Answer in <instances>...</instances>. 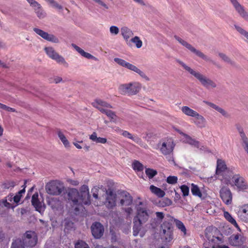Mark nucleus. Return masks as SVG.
I'll return each mask as SVG.
<instances>
[{
	"label": "nucleus",
	"instance_id": "obj_59",
	"mask_svg": "<svg viewBox=\"0 0 248 248\" xmlns=\"http://www.w3.org/2000/svg\"><path fill=\"white\" fill-rule=\"evenodd\" d=\"M90 140H106V138H97V134L95 132H93L90 137Z\"/></svg>",
	"mask_w": 248,
	"mask_h": 248
},
{
	"label": "nucleus",
	"instance_id": "obj_3",
	"mask_svg": "<svg viewBox=\"0 0 248 248\" xmlns=\"http://www.w3.org/2000/svg\"><path fill=\"white\" fill-rule=\"evenodd\" d=\"M175 219L168 214L165 217L164 221L161 224L160 234L162 239L166 242H170L173 238L172 224Z\"/></svg>",
	"mask_w": 248,
	"mask_h": 248
},
{
	"label": "nucleus",
	"instance_id": "obj_30",
	"mask_svg": "<svg viewBox=\"0 0 248 248\" xmlns=\"http://www.w3.org/2000/svg\"><path fill=\"white\" fill-rule=\"evenodd\" d=\"M151 191L159 198H162L165 195V192L161 188L157 187L154 185L150 186Z\"/></svg>",
	"mask_w": 248,
	"mask_h": 248
},
{
	"label": "nucleus",
	"instance_id": "obj_27",
	"mask_svg": "<svg viewBox=\"0 0 248 248\" xmlns=\"http://www.w3.org/2000/svg\"><path fill=\"white\" fill-rule=\"evenodd\" d=\"M37 194H34L31 198L32 205L35 208L36 210L40 212L42 209V204L38 200Z\"/></svg>",
	"mask_w": 248,
	"mask_h": 248
},
{
	"label": "nucleus",
	"instance_id": "obj_13",
	"mask_svg": "<svg viewBox=\"0 0 248 248\" xmlns=\"http://www.w3.org/2000/svg\"><path fill=\"white\" fill-rule=\"evenodd\" d=\"M220 197L223 202L227 205H230L232 202V193L229 188L226 186L222 187L220 190Z\"/></svg>",
	"mask_w": 248,
	"mask_h": 248
},
{
	"label": "nucleus",
	"instance_id": "obj_44",
	"mask_svg": "<svg viewBox=\"0 0 248 248\" xmlns=\"http://www.w3.org/2000/svg\"><path fill=\"white\" fill-rule=\"evenodd\" d=\"M234 27L237 31H238L241 35H243L244 37H245L248 40V31H247L244 29H243L242 27H241L239 26L235 25Z\"/></svg>",
	"mask_w": 248,
	"mask_h": 248
},
{
	"label": "nucleus",
	"instance_id": "obj_38",
	"mask_svg": "<svg viewBox=\"0 0 248 248\" xmlns=\"http://www.w3.org/2000/svg\"><path fill=\"white\" fill-rule=\"evenodd\" d=\"M191 191L192 194L195 196H198L200 198L202 197V193L197 185L194 184H191Z\"/></svg>",
	"mask_w": 248,
	"mask_h": 248
},
{
	"label": "nucleus",
	"instance_id": "obj_24",
	"mask_svg": "<svg viewBox=\"0 0 248 248\" xmlns=\"http://www.w3.org/2000/svg\"><path fill=\"white\" fill-rule=\"evenodd\" d=\"M233 5L239 15L248 21V13L245 10L244 7L238 1L233 4Z\"/></svg>",
	"mask_w": 248,
	"mask_h": 248
},
{
	"label": "nucleus",
	"instance_id": "obj_52",
	"mask_svg": "<svg viewBox=\"0 0 248 248\" xmlns=\"http://www.w3.org/2000/svg\"><path fill=\"white\" fill-rule=\"evenodd\" d=\"M109 31L112 34L117 35L119 33V29L117 26H112L109 28Z\"/></svg>",
	"mask_w": 248,
	"mask_h": 248
},
{
	"label": "nucleus",
	"instance_id": "obj_16",
	"mask_svg": "<svg viewBox=\"0 0 248 248\" xmlns=\"http://www.w3.org/2000/svg\"><path fill=\"white\" fill-rule=\"evenodd\" d=\"M120 204L123 206H129L132 204L133 197L130 194L125 191H123L120 193Z\"/></svg>",
	"mask_w": 248,
	"mask_h": 248
},
{
	"label": "nucleus",
	"instance_id": "obj_22",
	"mask_svg": "<svg viewBox=\"0 0 248 248\" xmlns=\"http://www.w3.org/2000/svg\"><path fill=\"white\" fill-rule=\"evenodd\" d=\"M203 103L220 113L224 117L226 118H229L230 117V115L226 110L216 104L205 100L203 101Z\"/></svg>",
	"mask_w": 248,
	"mask_h": 248
},
{
	"label": "nucleus",
	"instance_id": "obj_45",
	"mask_svg": "<svg viewBox=\"0 0 248 248\" xmlns=\"http://www.w3.org/2000/svg\"><path fill=\"white\" fill-rule=\"evenodd\" d=\"M117 129H118L120 131V134L122 135L124 138H128L129 139H133L135 138V137H133L131 134H130L129 132H128L127 131H124L119 127L117 128Z\"/></svg>",
	"mask_w": 248,
	"mask_h": 248
},
{
	"label": "nucleus",
	"instance_id": "obj_49",
	"mask_svg": "<svg viewBox=\"0 0 248 248\" xmlns=\"http://www.w3.org/2000/svg\"><path fill=\"white\" fill-rule=\"evenodd\" d=\"M180 189L183 193V195L184 197H186L188 195L189 192V187L186 185H182L180 187Z\"/></svg>",
	"mask_w": 248,
	"mask_h": 248
},
{
	"label": "nucleus",
	"instance_id": "obj_6",
	"mask_svg": "<svg viewBox=\"0 0 248 248\" xmlns=\"http://www.w3.org/2000/svg\"><path fill=\"white\" fill-rule=\"evenodd\" d=\"M174 37L180 44H181L184 46L186 47L187 49H188L191 52L194 53L197 56L202 58L206 62H211L214 65H216V62L212 60L210 57L204 54L201 51L196 49L194 47H193L191 45L187 43L186 41H185L177 35H174Z\"/></svg>",
	"mask_w": 248,
	"mask_h": 248
},
{
	"label": "nucleus",
	"instance_id": "obj_40",
	"mask_svg": "<svg viewBox=\"0 0 248 248\" xmlns=\"http://www.w3.org/2000/svg\"><path fill=\"white\" fill-rule=\"evenodd\" d=\"M235 127L239 133L242 140H248V138L244 132L242 126L240 124H235Z\"/></svg>",
	"mask_w": 248,
	"mask_h": 248
},
{
	"label": "nucleus",
	"instance_id": "obj_33",
	"mask_svg": "<svg viewBox=\"0 0 248 248\" xmlns=\"http://www.w3.org/2000/svg\"><path fill=\"white\" fill-rule=\"evenodd\" d=\"M132 167L137 172H142V175H143L144 166L140 161L135 160L132 163Z\"/></svg>",
	"mask_w": 248,
	"mask_h": 248
},
{
	"label": "nucleus",
	"instance_id": "obj_8",
	"mask_svg": "<svg viewBox=\"0 0 248 248\" xmlns=\"http://www.w3.org/2000/svg\"><path fill=\"white\" fill-rule=\"evenodd\" d=\"M114 61L121 66L125 67L137 73L140 76L141 78L145 79L146 81H148L150 80V78L146 75V74L143 71H141L140 69L138 68L136 66L126 62L123 59L118 58H115L114 59Z\"/></svg>",
	"mask_w": 248,
	"mask_h": 248
},
{
	"label": "nucleus",
	"instance_id": "obj_46",
	"mask_svg": "<svg viewBox=\"0 0 248 248\" xmlns=\"http://www.w3.org/2000/svg\"><path fill=\"white\" fill-rule=\"evenodd\" d=\"M35 13L39 19H43L46 16V13L42 7L38 10V9L36 10V12Z\"/></svg>",
	"mask_w": 248,
	"mask_h": 248
},
{
	"label": "nucleus",
	"instance_id": "obj_62",
	"mask_svg": "<svg viewBox=\"0 0 248 248\" xmlns=\"http://www.w3.org/2000/svg\"><path fill=\"white\" fill-rule=\"evenodd\" d=\"M51 6L55 8L58 9L59 10H62V6L59 4L57 2L53 0V2H52L51 4Z\"/></svg>",
	"mask_w": 248,
	"mask_h": 248
},
{
	"label": "nucleus",
	"instance_id": "obj_56",
	"mask_svg": "<svg viewBox=\"0 0 248 248\" xmlns=\"http://www.w3.org/2000/svg\"><path fill=\"white\" fill-rule=\"evenodd\" d=\"M149 144L155 149L160 148L161 144L160 143H155V140H150Z\"/></svg>",
	"mask_w": 248,
	"mask_h": 248
},
{
	"label": "nucleus",
	"instance_id": "obj_50",
	"mask_svg": "<svg viewBox=\"0 0 248 248\" xmlns=\"http://www.w3.org/2000/svg\"><path fill=\"white\" fill-rule=\"evenodd\" d=\"M16 185L15 182L12 181H7L4 183L3 186L4 188L6 189H9L13 188Z\"/></svg>",
	"mask_w": 248,
	"mask_h": 248
},
{
	"label": "nucleus",
	"instance_id": "obj_2",
	"mask_svg": "<svg viewBox=\"0 0 248 248\" xmlns=\"http://www.w3.org/2000/svg\"><path fill=\"white\" fill-rule=\"evenodd\" d=\"M177 62L184 69L196 79L205 89L210 90L217 88V84L216 82L206 75L202 74L197 70L191 68L180 60H178Z\"/></svg>",
	"mask_w": 248,
	"mask_h": 248
},
{
	"label": "nucleus",
	"instance_id": "obj_20",
	"mask_svg": "<svg viewBox=\"0 0 248 248\" xmlns=\"http://www.w3.org/2000/svg\"><path fill=\"white\" fill-rule=\"evenodd\" d=\"M238 215L244 222L248 223V204H244L239 208Z\"/></svg>",
	"mask_w": 248,
	"mask_h": 248
},
{
	"label": "nucleus",
	"instance_id": "obj_41",
	"mask_svg": "<svg viewBox=\"0 0 248 248\" xmlns=\"http://www.w3.org/2000/svg\"><path fill=\"white\" fill-rule=\"evenodd\" d=\"M145 173L149 179H152L157 174V172L154 169L147 168L145 170Z\"/></svg>",
	"mask_w": 248,
	"mask_h": 248
},
{
	"label": "nucleus",
	"instance_id": "obj_42",
	"mask_svg": "<svg viewBox=\"0 0 248 248\" xmlns=\"http://www.w3.org/2000/svg\"><path fill=\"white\" fill-rule=\"evenodd\" d=\"M130 41L135 44L138 48H140L142 46V42L138 36H135Z\"/></svg>",
	"mask_w": 248,
	"mask_h": 248
},
{
	"label": "nucleus",
	"instance_id": "obj_34",
	"mask_svg": "<svg viewBox=\"0 0 248 248\" xmlns=\"http://www.w3.org/2000/svg\"><path fill=\"white\" fill-rule=\"evenodd\" d=\"M103 111L102 113L105 114L109 118L111 122L115 123L117 121L118 117L114 112L108 108L103 110Z\"/></svg>",
	"mask_w": 248,
	"mask_h": 248
},
{
	"label": "nucleus",
	"instance_id": "obj_9",
	"mask_svg": "<svg viewBox=\"0 0 248 248\" xmlns=\"http://www.w3.org/2000/svg\"><path fill=\"white\" fill-rule=\"evenodd\" d=\"M64 187L59 181H53L47 183L46 186V192L52 195H59L63 190Z\"/></svg>",
	"mask_w": 248,
	"mask_h": 248
},
{
	"label": "nucleus",
	"instance_id": "obj_14",
	"mask_svg": "<svg viewBox=\"0 0 248 248\" xmlns=\"http://www.w3.org/2000/svg\"><path fill=\"white\" fill-rule=\"evenodd\" d=\"M33 30L36 34L45 40L55 43H58L59 42L58 38L53 34H49L47 32L37 28H33Z\"/></svg>",
	"mask_w": 248,
	"mask_h": 248
},
{
	"label": "nucleus",
	"instance_id": "obj_19",
	"mask_svg": "<svg viewBox=\"0 0 248 248\" xmlns=\"http://www.w3.org/2000/svg\"><path fill=\"white\" fill-rule=\"evenodd\" d=\"M93 106L97 108L102 113L103 110H106L108 108H112V106L107 102L101 99H96L92 103Z\"/></svg>",
	"mask_w": 248,
	"mask_h": 248
},
{
	"label": "nucleus",
	"instance_id": "obj_57",
	"mask_svg": "<svg viewBox=\"0 0 248 248\" xmlns=\"http://www.w3.org/2000/svg\"><path fill=\"white\" fill-rule=\"evenodd\" d=\"M72 46L79 53H80L82 56H83L85 51L82 49L75 44H72Z\"/></svg>",
	"mask_w": 248,
	"mask_h": 248
},
{
	"label": "nucleus",
	"instance_id": "obj_4",
	"mask_svg": "<svg viewBox=\"0 0 248 248\" xmlns=\"http://www.w3.org/2000/svg\"><path fill=\"white\" fill-rule=\"evenodd\" d=\"M141 85L138 82H132L121 84L118 88L119 93L122 95L128 96L137 94L140 90Z\"/></svg>",
	"mask_w": 248,
	"mask_h": 248
},
{
	"label": "nucleus",
	"instance_id": "obj_54",
	"mask_svg": "<svg viewBox=\"0 0 248 248\" xmlns=\"http://www.w3.org/2000/svg\"><path fill=\"white\" fill-rule=\"evenodd\" d=\"M0 108L3 109L4 110H6L8 111H11V112H15L16 111V110L15 108L8 107V106H6L5 105H4L0 103Z\"/></svg>",
	"mask_w": 248,
	"mask_h": 248
},
{
	"label": "nucleus",
	"instance_id": "obj_48",
	"mask_svg": "<svg viewBox=\"0 0 248 248\" xmlns=\"http://www.w3.org/2000/svg\"><path fill=\"white\" fill-rule=\"evenodd\" d=\"M176 224L177 227L179 230H180L183 232H184V234L186 233V228L182 221L177 220L176 222Z\"/></svg>",
	"mask_w": 248,
	"mask_h": 248
},
{
	"label": "nucleus",
	"instance_id": "obj_1",
	"mask_svg": "<svg viewBox=\"0 0 248 248\" xmlns=\"http://www.w3.org/2000/svg\"><path fill=\"white\" fill-rule=\"evenodd\" d=\"M177 62L184 69L196 79L205 89L210 90L217 88V84L216 82L206 75L202 74L197 70L191 68L180 60H178Z\"/></svg>",
	"mask_w": 248,
	"mask_h": 248
},
{
	"label": "nucleus",
	"instance_id": "obj_58",
	"mask_svg": "<svg viewBox=\"0 0 248 248\" xmlns=\"http://www.w3.org/2000/svg\"><path fill=\"white\" fill-rule=\"evenodd\" d=\"M127 214V217H129L133 212V209L131 207H128L124 209Z\"/></svg>",
	"mask_w": 248,
	"mask_h": 248
},
{
	"label": "nucleus",
	"instance_id": "obj_26",
	"mask_svg": "<svg viewBox=\"0 0 248 248\" xmlns=\"http://www.w3.org/2000/svg\"><path fill=\"white\" fill-rule=\"evenodd\" d=\"M194 118V123L197 126L201 128L205 127L206 121L202 115L197 113Z\"/></svg>",
	"mask_w": 248,
	"mask_h": 248
},
{
	"label": "nucleus",
	"instance_id": "obj_64",
	"mask_svg": "<svg viewBox=\"0 0 248 248\" xmlns=\"http://www.w3.org/2000/svg\"><path fill=\"white\" fill-rule=\"evenodd\" d=\"M242 145H243L245 151L247 152V153L248 155V140H244Z\"/></svg>",
	"mask_w": 248,
	"mask_h": 248
},
{
	"label": "nucleus",
	"instance_id": "obj_15",
	"mask_svg": "<svg viewBox=\"0 0 248 248\" xmlns=\"http://www.w3.org/2000/svg\"><path fill=\"white\" fill-rule=\"evenodd\" d=\"M107 197L105 204L108 208H113L116 204V194L113 190L108 189L106 192Z\"/></svg>",
	"mask_w": 248,
	"mask_h": 248
},
{
	"label": "nucleus",
	"instance_id": "obj_35",
	"mask_svg": "<svg viewBox=\"0 0 248 248\" xmlns=\"http://www.w3.org/2000/svg\"><path fill=\"white\" fill-rule=\"evenodd\" d=\"M143 224L142 222L134 219V225L133 227V235L136 236L138 235L140 230L141 229L142 224Z\"/></svg>",
	"mask_w": 248,
	"mask_h": 248
},
{
	"label": "nucleus",
	"instance_id": "obj_21",
	"mask_svg": "<svg viewBox=\"0 0 248 248\" xmlns=\"http://www.w3.org/2000/svg\"><path fill=\"white\" fill-rule=\"evenodd\" d=\"M238 233L232 235L229 238V244L232 246L239 247L242 245L244 241L242 238L240 237Z\"/></svg>",
	"mask_w": 248,
	"mask_h": 248
},
{
	"label": "nucleus",
	"instance_id": "obj_10",
	"mask_svg": "<svg viewBox=\"0 0 248 248\" xmlns=\"http://www.w3.org/2000/svg\"><path fill=\"white\" fill-rule=\"evenodd\" d=\"M45 50L49 57L56 61L58 63L63 64L65 67L68 66V63L64 58L57 53L52 47H46Z\"/></svg>",
	"mask_w": 248,
	"mask_h": 248
},
{
	"label": "nucleus",
	"instance_id": "obj_32",
	"mask_svg": "<svg viewBox=\"0 0 248 248\" xmlns=\"http://www.w3.org/2000/svg\"><path fill=\"white\" fill-rule=\"evenodd\" d=\"M218 56L225 62H226L234 67L237 66L236 62L232 60L229 57H228L225 54L223 53H219Z\"/></svg>",
	"mask_w": 248,
	"mask_h": 248
},
{
	"label": "nucleus",
	"instance_id": "obj_43",
	"mask_svg": "<svg viewBox=\"0 0 248 248\" xmlns=\"http://www.w3.org/2000/svg\"><path fill=\"white\" fill-rule=\"evenodd\" d=\"M75 247V248H90L89 245L82 240H78L77 242Z\"/></svg>",
	"mask_w": 248,
	"mask_h": 248
},
{
	"label": "nucleus",
	"instance_id": "obj_55",
	"mask_svg": "<svg viewBox=\"0 0 248 248\" xmlns=\"http://www.w3.org/2000/svg\"><path fill=\"white\" fill-rule=\"evenodd\" d=\"M156 217L157 220H159L160 222H162V220L164 218V214L163 212H156L155 213Z\"/></svg>",
	"mask_w": 248,
	"mask_h": 248
},
{
	"label": "nucleus",
	"instance_id": "obj_61",
	"mask_svg": "<svg viewBox=\"0 0 248 248\" xmlns=\"http://www.w3.org/2000/svg\"><path fill=\"white\" fill-rule=\"evenodd\" d=\"M98 189L96 187H94L92 189V192H93V196L95 199L98 198Z\"/></svg>",
	"mask_w": 248,
	"mask_h": 248
},
{
	"label": "nucleus",
	"instance_id": "obj_17",
	"mask_svg": "<svg viewBox=\"0 0 248 248\" xmlns=\"http://www.w3.org/2000/svg\"><path fill=\"white\" fill-rule=\"evenodd\" d=\"M80 191L81 202L83 203L85 205L90 204V196L88 186L85 185L82 186L80 188Z\"/></svg>",
	"mask_w": 248,
	"mask_h": 248
},
{
	"label": "nucleus",
	"instance_id": "obj_5",
	"mask_svg": "<svg viewBox=\"0 0 248 248\" xmlns=\"http://www.w3.org/2000/svg\"><path fill=\"white\" fill-rule=\"evenodd\" d=\"M136 209V216L134 219L143 223H146L150 217L151 211L146 207L142 202H139L137 204Z\"/></svg>",
	"mask_w": 248,
	"mask_h": 248
},
{
	"label": "nucleus",
	"instance_id": "obj_29",
	"mask_svg": "<svg viewBox=\"0 0 248 248\" xmlns=\"http://www.w3.org/2000/svg\"><path fill=\"white\" fill-rule=\"evenodd\" d=\"M224 216L226 219L236 228L237 230L241 232V229L237 224L236 220L232 217L231 215L227 211L224 212Z\"/></svg>",
	"mask_w": 248,
	"mask_h": 248
},
{
	"label": "nucleus",
	"instance_id": "obj_36",
	"mask_svg": "<svg viewBox=\"0 0 248 248\" xmlns=\"http://www.w3.org/2000/svg\"><path fill=\"white\" fill-rule=\"evenodd\" d=\"M100 8L104 11H107L109 9V6L103 0H92Z\"/></svg>",
	"mask_w": 248,
	"mask_h": 248
},
{
	"label": "nucleus",
	"instance_id": "obj_12",
	"mask_svg": "<svg viewBox=\"0 0 248 248\" xmlns=\"http://www.w3.org/2000/svg\"><path fill=\"white\" fill-rule=\"evenodd\" d=\"M232 181L238 191H244L248 188L246 181L239 174L234 175L232 177Z\"/></svg>",
	"mask_w": 248,
	"mask_h": 248
},
{
	"label": "nucleus",
	"instance_id": "obj_63",
	"mask_svg": "<svg viewBox=\"0 0 248 248\" xmlns=\"http://www.w3.org/2000/svg\"><path fill=\"white\" fill-rule=\"evenodd\" d=\"M22 195H19L17 193L13 197V200L14 202L17 203L20 200Z\"/></svg>",
	"mask_w": 248,
	"mask_h": 248
},
{
	"label": "nucleus",
	"instance_id": "obj_11",
	"mask_svg": "<svg viewBox=\"0 0 248 248\" xmlns=\"http://www.w3.org/2000/svg\"><path fill=\"white\" fill-rule=\"evenodd\" d=\"M22 241L26 247H33L37 243V236L34 232L27 231Z\"/></svg>",
	"mask_w": 248,
	"mask_h": 248
},
{
	"label": "nucleus",
	"instance_id": "obj_51",
	"mask_svg": "<svg viewBox=\"0 0 248 248\" xmlns=\"http://www.w3.org/2000/svg\"><path fill=\"white\" fill-rule=\"evenodd\" d=\"M160 223L161 222L157 220L156 218L152 219L150 221V225L154 229L156 228Z\"/></svg>",
	"mask_w": 248,
	"mask_h": 248
},
{
	"label": "nucleus",
	"instance_id": "obj_53",
	"mask_svg": "<svg viewBox=\"0 0 248 248\" xmlns=\"http://www.w3.org/2000/svg\"><path fill=\"white\" fill-rule=\"evenodd\" d=\"M73 144L78 149L83 148L86 151H88L89 150V148H90L89 146H87V145H84V146L82 147L79 143V141H78V142H73Z\"/></svg>",
	"mask_w": 248,
	"mask_h": 248
},
{
	"label": "nucleus",
	"instance_id": "obj_47",
	"mask_svg": "<svg viewBox=\"0 0 248 248\" xmlns=\"http://www.w3.org/2000/svg\"><path fill=\"white\" fill-rule=\"evenodd\" d=\"M178 178L175 176H169L167 177L166 181L169 184L174 185L177 183Z\"/></svg>",
	"mask_w": 248,
	"mask_h": 248
},
{
	"label": "nucleus",
	"instance_id": "obj_23",
	"mask_svg": "<svg viewBox=\"0 0 248 248\" xmlns=\"http://www.w3.org/2000/svg\"><path fill=\"white\" fill-rule=\"evenodd\" d=\"M172 143V142L162 143L160 148L161 152L164 155L170 154L172 151L173 149Z\"/></svg>",
	"mask_w": 248,
	"mask_h": 248
},
{
	"label": "nucleus",
	"instance_id": "obj_7",
	"mask_svg": "<svg viewBox=\"0 0 248 248\" xmlns=\"http://www.w3.org/2000/svg\"><path fill=\"white\" fill-rule=\"evenodd\" d=\"M67 199L68 202L72 206L75 207V212H78L79 208L82 206L83 203L81 202L80 195L78 191L76 188H70L67 191Z\"/></svg>",
	"mask_w": 248,
	"mask_h": 248
},
{
	"label": "nucleus",
	"instance_id": "obj_25",
	"mask_svg": "<svg viewBox=\"0 0 248 248\" xmlns=\"http://www.w3.org/2000/svg\"><path fill=\"white\" fill-rule=\"evenodd\" d=\"M121 32L124 39L126 42L128 41L130 37H132L134 35L133 31L128 27L125 26L121 28Z\"/></svg>",
	"mask_w": 248,
	"mask_h": 248
},
{
	"label": "nucleus",
	"instance_id": "obj_31",
	"mask_svg": "<svg viewBox=\"0 0 248 248\" xmlns=\"http://www.w3.org/2000/svg\"><path fill=\"white\" fill-rule=\"evenodd\" d=\"M182 112L186 116L194 117L197 112L187 106H183L181 108Z\"/></svg>",
	"mask_w": 248,
	"mask_h": 248
},
{
	"label": "nucleus",
	"instance_id": "obj_37",
	"mask_svg": "<svg viewBox=\"0 0 248 248\" xmlns=\"http://www.w3.org/2000/svg\"><path fill=\"white\" fill-rule=\"evenodd\" d=\"M186 142L194 148H196L203 151L205 150L206 149V148L202 145L198 140H186Z\"/></svg>",
	"mask_w": 248,
	"mask_h": 248
},
{
	"label": "nucleus",
	"instance_id": "obj_39",
	"mask_svg": "<svg viewBox=\"0 0 248 248\" xmlns=\"http://www.w3.org/2000/svg\"><path fill=\"white\" fill-rule=\"evenodd\" d=\"M25 245L22 241V239L18 238L14 240L12 243L11 248H24Z\"/></svg>",
	"mask_w": 248,
	"mask_h": 248
},
{
	"label": "nucleus",
	"instance_id": "obj_18",
	"mask_svg": "<svg viewBox=\"0 0 248 248\" xmlns=\"http://www.w3.org/2000/svg\"><path fill=\"white\" fill-rule=\"evenodd\" d=\"M91 231L93 235L96 238H100L103 234L104 227L98 222L93 223L91 226Z\"/></svg>",
	"mask_w": 248,
	"mask_h": 248
},
{
	"label": "nucleus",
	"instance_id": "obj_28",
	"mask_svg": "<svg viewBox=\"0 0 248 248\" xmlns=\"http://www.w3.org/2000/svg\"><path fill=\"white\" fill-rule=\"evenodd\" d=\"M227 169L225 162L221 159H217L216 169V174L218 175Z\"/></svg>",
	"mask_w": 248,
	"mask_h": 248
},
{
	"label": "nucleus",
	"instance_id": "obj_60",
	"mask_svg": "<svg viewBox=\"0 0 248 248\" xmlns=\"http://www.w3.org/2000/svg\"><path fill=\"white\" fill-rule=\"evenodd\" d=\"M175 131L178 132L180 134L184 136V137L186 140H192L188 135L182 132L177 128H175Z\"/></svg>",
	"mask_w": 248,
	"mask_h": 248
}]
</instances>
